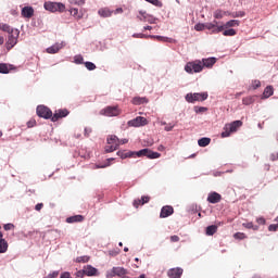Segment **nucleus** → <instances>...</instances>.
Instances as JSON below:
<instances>
[{"instance_id":"1","label":"nucleus","mask_w":278,"mask_h":278,"mask_svg":"<svg viewBox=\"0 0 278 278\" xmlns=\"http://www.w3.org/2000/svg\"><path fill=\"white\" fill-rule=\"evenodd\" d=\"M215 64H216V58L211 56L207 59H202V61L195 60V61L188 62L185 65V71L189 75H194V73H201L203 68H212V66H214Z\"/></svg>"},{"instance_id":"2","label":"nucleus","mask_w":278,"mask_h":278,"mask_svg":"<svg viewBox=\"0 0 278 278\" xmlns=\"http://www.w3.org/2000/svg\"><path fill=\"white\" fill-rule=\"evenodd\" d=\"M240 127H242V121H235L230 124H226L224 126V131L222 132V138H229V136L236 134Z\"/></svg>"},{"instance_id":"3","label":"nucleus","mask_w":278,"mask_h":278,"mask_svg":"<svg viewBox=\"0 0 278 278\" xmlns=\"http://www.w3.org/2000/svg\"><path fill=\"white\" fill-rule=\"evenodd\" d=\"M45 10L48 12H64L66 10V5L62 2H45L43 4Z\"/></svg>"},{"instance_id":"4","label":"nucleus","mask_w":278,"mask_h":278,"mask_svg":"<svg viewBox=\"0 0 278 278\" xmlns=\"http://www.w3.org/2000/svg\"><path fill=\"white\" fill-rule=\"evenodd\" d=\"M207 92H195V93H187L185 99L187 103H197V101H207Z\"/></svg>"},{"instance_id":"5","label":"nucleus","mask_w":278,"mask_h":278,"mask_svg":"<svg viewBox=\"0 0 278 278\" xmlns=\"http://www.w3.org/2000/svg\"><path fill=\"white\" fill-rule=\"evenodd\" d=\"M20 35H21V31L18 29H15V30H12V33H9V37L7 41L8 51H10V49H13V47H16Z\"/></svg>"},{"instance_id":"6","label":"nucleus","mask_w":278,"mask_h":278,"mask_svg":"<svg viewBox=\"0 0 278 278\" xmlns=\"http://www.w3.org/2000/svg\"><path fill=\"white\" fill-rule=\"evenodd\" d=\"M121 114V110L118 106H106L102 110H100V116H118Z\"/></svg>"},{"instance_id":"7","label":"nucleus","mask_w":278,"mask_h":278,"mask_svg":"<svg viewBox=\"0 0 278 278\" xmlns=\"http://www.w3.org/2000/svg\"><path fill=\"white\" fill-rule=\"evenodd\" d=\"M37 116H39V118H45L46 121H48V118H52L53 112L50 111V109L45 105H38Z\"/></svg>"},{"instance_id":"8","label":"nucleus","mask_w":278,"mask_h":278,"mask_svg":"<svg viewBox=\"0 0 278 278\" xmlns=\"http://www.w3.org/2000/svg\"><path fill=\"white\" fill-rule=\"evenodd\" d=\"M127 125L128 127H144L146 125H149V121L147 117L137 116L136 118L128 121Z\"/></svg>"},{"instance_id":"9","label":"nucleus","mask_w":278,"mask_h":278,"mask_svg":"<svg viewBox=\"0 0 278 278\" xmlns=\"http://www.w3.org/2000/svg\"><path fill=\"white\" fill-rule=\"evenodd\" d=\"M129 271L125 267H113L111 270L106 271L108 277H125Z\"/></svg>"},{"instance_id":"10","label":"nucleus","mask_w":278,"mask_h":278,"mask_svg":"<svg viewBox=\"0 0 278 278\" xmlns=\"http://www.w3.org/2000/svg\"><path fill=\"white\" fill-rule=\"evenodd\" d=\"M205 28L212 31V34H220L225 29V26L218 25V22L213 21L211 23H205Z\"/></svg>"},{"instance_id":"11","label":"nucleus","mask_w":278,"mask_h":278,"mask_svg":"<svg viewBox=\"0 0 278 278\" xmlns=\"http://www.w3.org/2000/svg\"><path fill=\"white\" fill-rule=\"evenodd\" d=\"M66 116H68V110L62 109V110L55 111V113L51 117V121L52 123H58L60 118H66Z\"/></svg>"},{"instance_id":"12","label":"nucleus","mask_w":278,"mask_h":278,"mask_svg":"<svg viewBox=\"0 0 278 278\" xmlns=\"http://www.w3.org/2000/svg\"><path fill=\"white\" fill-rule=\"evenodd\" d=\"M222 200H223V195H220V193L216 191H213L207 195V202L212 203L213 205L216 203H220Z\"/></svg>"},{"instance_id":"13","label":"nucleus","mask_w":278,"mask_h":278,"mask_svg":"<svg viewBox=\"0 0 278 278\" xmlns=\"http://www.w3.org/2000/svg\"><path fill=\"white\" fill-rule=\"evenodd\" d=\"M182 275H184V269L181 267L170 268L167 271V277L169 278H181Z\"/></svg>"},{"instance_id":"14","label":"nucleus","mask_w":278,"mask_h":278,"mask_svg":"<svg viewBox=\"0 0 278 278\" xmlns=\"http://www.w3.org/2000/svg\"><path fill=\"white\" fill-rule=\"evenodd\" d=\"M175 212L173 206H163L160 213V218H168V216H172V214Z\"/></svg>"},{"instance_id":"15","label":"nucleus","mask_w":278,"mask_h":278,"mask_svg":"<svg viewBox=\"0 0 278 278\" xmlns=\"http://www.w3.org/2000/svg\"><path fill=\"white\" fill-rule=\"evenodd\" d=\"M84 273L87 277H94L98 275L99 269L94 268L92 265H87L84 267Z\"/></svg>"},{"instance_id":"16","label":"nucleus","mask_w":278,"mask_h":278,"mask_svg":"<svg viewBox=\"0 0 278 278\" xmlns=\"http://www.w3.org/2000/svg\"><path fill=\"white\" fill-rule=\"evenodd\" d=\"M98 14L102 18H110V16H112V14H114V11L110 10L109 8H101L98 10Z\"/></svg>"},{"instance_id":"17","label":"nucleus","mask_w":278,"mask_h":278,"mask_svg":"<svg viewBox=\"0 0 278 278\" xmlns=\"http://www.w3.org/2000/svg\"><path fill=\"white\" fill-rule=\"evenodd\" d=\"M22 16L24 18H31V16H34V8L33 7H24L22 9Z\"/></svg>"},{"instance_id":"18","label":"nucleus","mask_w":278,"mask_h":278,"mask_svg":"<svg viewBox=\"0 0 278 278\" xmlns=\"http://www.w3.org/2000/svg\"><path fill=\"white\" fill-rule=\"evenodd\" d=\"M64 47V42L61 43H54L53 46L47 48V53H58V51H60V49H62Z\"/></svg>"},{"instance_id":"19","label":"nucleus","mask_w":278,"mask_h":278,"mask_svg":"<svg viewBox=\"0 0 278 278\" xmlns=\"http://www.w3.org/2000/svg\"><path fill=\"white\" fill-rule=\"evenodd\" d=\"M8 241L3 239V232H0V253H8Z\"/></svg>"},{"instance_id":"20","label":"nucleus","mask_w":278,"mask_h":278,"mask_svg":"<svg viewBox=\"0 0 278 278\" xmlns=\"http://www.w3.org/2000/svg\"><path fill=\"white\" fill-rule=\"evenodd\" d=\"M143 103H149V99H147L146 97H135L132 99L134 105H143Z\"/></svg>"},{"instance_id":"21","label":"nucleus","mask_w":278,"mask_h":278,"mask_svg":"<svg viewBox=\"0 0 278 278\" xmlns=\"http://www.w3.org/2000/svg\"><path fill=\"white\" fill-rule=\"evenodd\" d=\"M149 201H151V198H149L148 195H143L140 200L134 201V206L138 207V205H144V203H149Z\"/></svg>"},{"instance_id":"22","label":"nucleus","mask_w":278,"mask_h":278,"mask_svg":"<svg viewBox=\"0 0 278 278\" xmlns=\"http://www.w3.org/2000/svg\"><path fill=\"white\" fill-rule=\"evenodd\" d=\"M84 222V217L81 215H74L66 218V223L73 224V223H81Z\"/></svg>"},{"instance_id":"23","label":"nucleus","mask_w":278,"mask_h":278,"mask_svg":"<svg viewBox=\"0 0 278 278\" xmlns=\"http://www.w3.org/2000/svg\"><path fill=\"white\" fill-rule=\"evenodd\" d=\"M273 94H275V90L273 89V86H267L264 89L263 99H268V98L273 97Z\"/></svg>"},{"instance_id":"24","label":"nucleus","mask_w":278,"mask_h":278,"mask_svg":"<svg viewBox=\"0 0 278 278\" xmlns=\"http://www.w3.org/2000/svg\"><path fill=\"white\" fill-rule=\"evenodd\" d=\"M224 29H229V27H240V21L230 20L225 25H223Z\"/></svg>"},{"instance_id":"25","label":"nucleus","mask_w":278,"mask_h":278,"mask_svg":"<svg viewBox=\"0 0 278 278\" xmlns=\"http://www.w3.org/2000/svg\"><path fill=\"white\" fill-rule=\"evenodd\" d=\"M149 38H154L159 42H170L173 39L160 35H149Z\"/></svg>"},{"instance_id":"26","label":"nucleus","mask_w":278,"mask_h":278,"mask_svg":"<svg viewBox=\"0 0 278 278\" xmlns=\"http://www.w3.org/2000/svg\"><path fill=\"white\" fill-rule=\"evenodd\" d=\"M161 155L162 154H160V152H154L148 149L146 157H148L149 160H157L159 157H161Z\"/></svg>"},{"instance_id":"27","label":"nucleus","mask_w":278,"mask_h":278,"mask_svg":"<svg viewBox=\"0 0 278 278\" xmlns=\"http://www.w3.org/2000/svg\"><path fill=\"white\" fill-rule=\"evenodd\" d=\"M211 142H212V139L207 137H202L201 139L198 140L199 147H207Z\"/></svg>"},{"instance_id":"28","label":"nucleus","mask_w":278,"mask_h":278,"mask_svg":"<svg viewBox=\"0 0 278 278\" xmlns=\"http://www.w3.org/2000/svg\"><path fill=\"white\" fill-rule=\"evenodd\" d=\"M216 231H218V226H216V225H211V226L206 227V236H214V233H216Z\"/></svg>"},{"instance_id":"29","label":"nucleus","mask_w":278,"mask_h":278,"mask_svg":"<svg viewBox=\"0 0 278 278\" xmlns=\"http://www.w3.org/2000/svg\"><path fill=\"white\" fill-rule=\"evenodd\" d=\"M0 29L2 31H7V34H12V31L16 30V28H12L10 25L8 24H0Z\"/></svg>"},{"instance_id":"30","label":"nucleus","mask_w":278,"mask_h":278,"mask_svg":"<svg viewBox=\"0 0 278 278\" xmlns=\"http://www.w3.org/2000/svg\"><path fill=\"white\" fill-rule=\"evenodd\" d=\"M147 153H149V149L144 148L142 150L136 151L135 155L136 157H147Z\"/></svg>"},{"instance_id":"31","label":"nucleus","mask_w":278,"mask_h":278,"mask_svg":"<svg viewBox=\"0 0 278 278\" xmlns=\"http://www.w3.org/2000/svg\"><path fill=\"white\" fill-rule=\"evenodd\" d=\"M118 142H119V139L116 135H111L108 138V144H118Z\"/></svg>"},{"instance_id":"32","label":"nucleus","mask_w":278,"mask_h":278,"mask_svg":"<svg viewBox=\"0 0 278 278\" xmlns=\"http://www.w3.org/2000/svg\"><path fill=\"white\" fill-rule=\"evenodd\" d=\"M242 103H243V105H251V104L255 103V98H253L251 96L245 97L242 99Z\"/></svg>"},{"instance_id":"33","label":"nucleus","mask_w":278,"mask_h":278,"mask_svg":"<svg viewBox=\"0 0 278 278\" xmlns=\"http://www.w3.org/2000/svg\"><path fill=\"white\" fill-rule=\"evenodd\" d=\"M118 149V143L116 144H110L105 147V153H114Z\"/></svg>"},{"instance_id":"34","label":"nucleus","mask_w":278,"mask_h":278,"mask_svg":"<svg viewBox=\"0 0 278 278\" xmlns=\"http://www.w3.org/2000/svg\"><path fill=\"white\" fill-rule=\"evenodd\" d=\"M0 73L2 75H8V73H10V68L8 67V64L0 63Z\"/></svg>"},{"instance_id":"35","label":"nucleus","mask_w":278,"mask_h":278,"mask_svg":"<svg viewBox=\"0 0 278 278\" xmlns=\"http://www.w3.org/2000/svg\"><path fill=\"white\" fill-rule=\"evenodd\" d=\"M230 16H232V18H242V16H245V13L244 11H237L232 12Z\"/></svg>"},{"instance_id":"36","label":"nucleus","mask_w":278,"mask_h":278,"mask_svg":"<svg viewBox=\"0 0 278 278\" xmlns=\"http://www.w3.org/2000/svg\"><path fill=\"white\" fill-rule=\"evenodd\" d=\"M85 66L87 71H94L97 68V65L90 61L85 62Z\"/></svg>"},{"instance_id":"37","label":"nucleus","mask_w":278,"mask_h":278,"mask_svg":"<svg viewBox=\"0 0 278 278\" xmlns=\"http://www.w3.org/2000/svg\"><path fill=\"white\" fill-rule=\"evenodd\" d=\"M146 23H150V25L155 24L156 18L153 15L148 14L146 18L143 20Z\"/></svg>"},{"instance_id":"38","label":"nucleus","mask_w":278,"mask_h":278,"mask_svg":"<svg viewBox=\"0 0 278 278\" xmlns=\"http://www.w3.org/2000/svg\"><path fill=\"white\" fill-rule=\"evenodd\" d=\"M75 64H84V56L81 54H77L74 56Z\"/></svg>"},{"instance_id":"39","label":"nucleus","mask_w":278,"mask_h":278,"mask_svg":"<svg viewBox=\"0 0 278 278\" xmlns=\"http://www.w3.org/2000/svg\"><path fill=\"white\" fill-rule=\"evenodd\" d=\"M195 114H203V112H207V108L205 106H194Z\"/></svg>"},{"instance_id":"40","label":"nucleus","mask_w":278,"mask_h":278,"mask_svg":"<svg viewBox=\"0 0 278 278\" xmlns=\"http://www.w3.org/2000/svg\"><path fill=\"white\" fill-rule=\"evenodd\" d=\"M223 36H236V29L229 28L224 30Z\"/></svg>"},{"instance_id":"41","label":"nucleus","mask_w":278,"mask_h":278,"mask_svg":"<svg viewBox=\"0 0 278 278\" xmlns=\"http://www.w3.org/2000/svg\"><path fill=\"white\" fill-rule=\"evenodd\" d=\"M148 3L155 5V8H162V2L160 0H146Z\"/></svg>"},{"instance_id":"42","label":"nucleus","mask_w":278,"mask_h":278,"mask_svg":"<svg viewBox=\"0 0 278 278\" xmlns=\"http://www.w3.org/2000/svg\"><path fill=\"white\" fill-rule=\"evenodd\" d=\"M194 29H195V31H203V29H206L205 28V23L204 24H202V23L195 24Z\"/></svg>"},{"instance_id":"43","label":"nucleus","mask_w":278,"mask_h":278,"mask_svg":"<svg viewBox=\"0 0 278 278\" xmlns=\"http://www.w3.org/2000/svg\"><path fill=\"white\" fill-rule=\"evenodd\" d=\"M68 2L72 5H84V3H86V1H84V0H68Z\"/></svg>"},{"instance_id":"44","label":"nucleus","mask_w":278,"mask_h":278,"mask_svg":"<svg viewBox=\"0 0 278 278\" xmlns=\"http://www.w3.org/2000/svg\"><path fill=\"white\" fill-rule=\"evenodd\" d=\"M70 13H71L72 16H77L78 18H81V16L78 15L79 14V10L76 9V8L70 9Z\"/></svg>"},{"instance_id":"45","label":"nucleus","mask_w":278,"mask_h":278,"mask_svg":"<svg viewBox=\"0 0 278 278\" xmlns=\"http://www.w3.org/2000/svg\"><path fill=\"white\" fill-rule=\"evenodd\" d=\"M223 16H225V12L217 10L214 12V18H223Z\"/></svg>"},{"instance_id":"46","label":"nucleus","mask_w":278,"mask_h":278,"mask_svg":"<svg viewBox=\"0 0 278 278\" xmlns=\"http://www.w3.org/2000/svg\"><path fill=\"white\" fill-rule=\"evenodd\" d=\"M132 38H151V37H149V35H144V34H142V33H135V34H132Z\"/></svg>"},{"instance_id":"47","label":"nucleus","mask_w":278,"mask_h":278,"mask_svg":"<svg viewBox=\"0 0 278 278\" xmlns=\"http://www.w3.org/2000/svg\"><path fill=\"white\" fill-rule=\"evenodd\" d=\"M233 238H236V240H244V238H247V235H244L243 232H237L235 233Z\"/></svg>"},{"instance_id":"48","label":"nucleus","mask_w":278,"mask_h":278,"mask_svg":"<svg viewBox=\"0 0 278 278\" xmlns=\"http://www.w3.org/2000/svg\"><path fill=\"white\" fill-rule=\"evenodd\" d=\"M262 86V83L260 80H252V88L253 90H257Z\"/></svg>"},{"instance_id":"49","label":"nucleus","mask_w":278,"mask_h":278,"mask_svg":"<svg viewBox=\"0 0 278 278\" xmlns=\"http://www.w3.org/2000/svg\"><path fill=\"white\" fill-rule=\"evenodd\" d=\"M88 260H89L88 256H79L76 258V262H78V263L83 262V264H86V262H88Z\"/></svg>"},{"instance_id":"50","label":"nucleus","mask_w":278,"mask_h":278,"mask_svg":"<svg viewBox=\"0 0 278 278\" xmlns=\"http://www.w3.org/2000/svg\"><path fill=\"white\" fill-rule=\"evenodd\" d=\"M165 131H173V129H175V124L169 123L165 126Z\"/></svg>"},{"instance_id":"51","label":"nucleus","mask_w":278,"mask_h":278,"mask_svg":"<svg viewBox=\"0 0 278 278\" xmlns=\"http://www.w3.org/2000/svg\"><path fill=\"white\" fill-rule=\"evenodd\" d=\"M278 230V224H271L268 226V231H277Z\"/></svg>"},{"instance_id":"52","label":"nucleus","mask_w":278,"mask_h":278,"mask_svg":"<svg viewBox=\"0 0 278 278\" xmlns=\"http://www.w3.org/2000/svg\"><path fill=\"white\" fill-rule=\"evenodd\" d=\"M11 229H14V224H5L4 225V231H11Z\"/></svg>"},{"instance_id":"53","label":"nucleus","mask_w":278,"mask_h":278,"mask_svg":"<svg viewBox=\"0 0 278 278\" xmlns=\"http://www.w3.org/2000/svg\"><path fill=\"white\" fill-rule=\"evenodd\" d=\"M108 166H110L109 162H106L104 164H96V168H108Z\"/></svg>"},{"instance_id":"54","label":"nucleus","mask_w":278,"mask_h":278,"mask_svg":"<svg viewBox=\"0 0 278 278\" xmlns=\"http://www.w3.org/2000/svg\"><path fill=\"white\" fill-rule=\"evenodd\" d=\"M140 16H142V18H140V21H144L147 18V16L149 15V13H147V11H139Z\"/></svg>"},{"instance_id":"55","label":"nucleus","mask_w":278,"mask_h":278,"mask_svg":"<svg viewBox=\"0 0 278 278\" xmlns=\"http://www.w3.org/2000/svg\"><path fill=\"white\" fill-rule=\"evenodd\" d=\"M60 278H71V273L64 271L61 274Z\"/></svg>"},{"instance_id":"56","label":"nucleus","mask_w":278,"mask_h":278,"mask_svg":"<svg viewBox=\"0 0 278 278\" xmlns=\"http://www.w3.org/2000/svg\"><path fill=\"white\" fill-rule=\"evenodd\" d=\"M36 126V119H30L27 122V127H35Z\"/></svg>"},{"instance_id":"57","label":"nucleus","mask_w":278,"mask_h":278,"mask_svg":"<svg viewBox=\"0 0 278 278\" xmlns=\"http://www.w3.org/2000/svg\"><path fill=\"white\" fill-rule=\"evenodd\" d=\"M278 160V152L277 153H273L271 155H270V161L271 162H275V161H277Z\"/></svg>"},{"instance_id":"58","label":"nucleus","mask_w":278,"mask_h":278,"mask_svg":"<svg viewBox=\"0 0 278 278\" xmlns=\"http://www.w3.org/2000/svg\"><path fill=\"white\" fill-rule=\"evenodd\" d=\"M84 275H86V271H84V268H83V270H78V271L76 273V277L83 278Z\"/></svg>"},{"instance_id":"59","label":"nucleus","mask_w":278,"mask_h":278,"mask_svg":"<svg viewBox=\"0 0 278 278\" xmlns=\"http://www.w3.org/2000/svg\"><path fill=\"white\" fill-rule=\"evenodd\" d=\"M43 205H45V204H42V203H38V204L35 205V210H36L37 212H40V210H42Z\"/></svg>"},{"instance_id":"60","label":"nucleus","mask_w":278,"mask_h":278,"mask_svg":"<svg viewBox=\"0 0 278 278\" xmlns=\"http://www.w3.org/2000/svg\"><path fill=\"white\" fill-rule=\"evenodd\" d=\"M243 227H245V229H253V223H244Z\"/></svg>"},{"instance_id":"61","label":"nucleus","mask_w":278,"mask_h":278,"mask_svg":"<svg viewBox=\"0 0 278 278\" xmlns=\"http://www.w3.org/2000/svg\"><path fill=\"white\" fill-rule=\"evenodd\" d=\"M126 156L127 157H136V152H134V151L126 152Z\"/></svg>"},{"instance_id":"62","label":"nucleus","mask_w":278,"mask_h":278,"mask_svg":"<svg viewBox=\"0 0 278 278\" xmlns=\"http://www.w3.org/2000/svg\"><path fill=\"white\" fill-rule=\"evenodd\" d=\"M172 242H179V236L174 235L170 237Z\"/></svg>"},{"instance_id":"63","label":"nucleus","mask_w":278,"mask_h":278,"mask_svg":"<svg viewBox=\"0 0 278 278\" xmlns=\"http://www.w3.org/2000/svg\"><path fill=\"white\" fill-rule=\"evenodd\" d=\"M127 142H129V139H119V141H117V144L119 147V144H127Z\"/></svg>"},{"instance_id":"64","label":"nucleus","mask_w":278,"mask_h":278,"mask_svg":"<svg viewBox=\"0 0 278 278\" xmlns=\"http://www.w3.org/2000/svg\"><path fill=\"white\" fill-rule=\"evenodd\" d=\"M92 134V128H85V136H90Z\"/></svg>"}]
</instances>
